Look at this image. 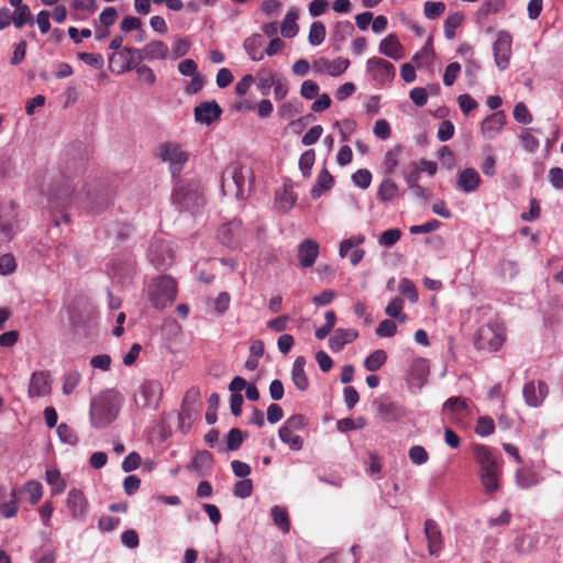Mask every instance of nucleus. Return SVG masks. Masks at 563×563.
<instances>
[{
    "mask_svg": "<svg viewBox=\"0 0 563 563\" xmlns=\"http://www.w3.org/2000/svg\"><path fill=\"white\" fill-rule=\"evenodd\" d=\"M424 534L428 542V550L431 555H439L443 548L442 533L438 523L433 519H427L424 522Z\"/></svg>",
    "mask_w": 563,
    "mask_h": 563,
    "instance_id": "obj_18",
    "label": "nucleus"
},
{
    "mask_svg": "<svg viewBox=\"0 0 563 563\" xmlns=\"http://www.w3.org/2000/svg\"><path fill=\"white\" fill-rule=\"evenodd\" d=\"M45 479L51 486L53 495H60L66 489V481L62 478L57 468H48L45 473Z\"/></svg>",
    "mask_w": 563,
    "mask_h": 563,
    "instance_id": "obj_35",
    "label": "nucleus"
},
{
    "mask_svg": "<svg viewBox=\"0 0 563 563\" xmlns=\"http://www.w3.org/2000/svg\"><path fill=\"white\" fill-rule=\"evenodd\" d=\"M366 73L378 86L393 81L396 75L395 66L390 62L376 56L367 59Z\"/></svg>",
    "mask_w": 563,
    "mask_h": 563,
    "instance_id": "obj_12",
    "label": "nucleus"
},
{
    "mask_svg": "<svg viewBox=\"0 0 563 563\" xmlns=\"http://www.w3.org/2000/svg\"><path fill=\"white\" fill-rule=\"evenodd\" d=\"M19 489L13 488L10 492V498L7 501L1 503L0 514L3 518L9 519L16 516L19 511Z\"/></svg>",
    "mask_w": 563,
    "mask_h": 563,
    "instance_id": "obj_39",
    "label": "nucleus"
},
{
    "mask_svg": "<svg viewBox=\"0 0 563 563\" xmlns=\"http://www.w3.org/2000/svg\"><path fill=\"white\" fill-rule=\"evenodd\" d=\"M222 113L216 101H205L195 108V119L201 124L209 125L218 120Z\"/></svg>",
    "mask_w": 563,
    "mask_h": 563,
    "instance_id": "obj_20",
    "label": "nucleus"
},
{
    "mask_svg": "<svg viewBox=\"0 0 563 563\" xmlns=\"http://www.w3.org/2000/svg\"><path fill=\"white\" fill-rule=\"evenodd\" d=\"M333 184V177L327 169H322L318 176L316 186L311 189V197L313 199L319 198L324 190L331 188Z\"/></svg>",
    "mask_w": 563,
    "mask_h": 563,
    "instance_id": "obj_42",
    "label": "nucleus"
},
{
    "mask_svg": "<svg viewBox=\"0 0 563 563\" xmlns=\"http://www.w3.org/2000/svg\"><path fill=\"white\" fill-rule=\"evenodd\" d=\"M464 19H465L464 14L460 11L448 15V18L445 19L444 24H443L444 36L448 40H453L455 37L456 29H459L462 25V23L464 22Z\"/></svg>",
    "mask_w": 563,
    "mask_h": 563,
    "instance_id": "obj_36",
    "label": "nucleus"
},
{
    "mask_svg": "<svg viewBox=\"0 0 563 563\" xmlns=\"http://www.w3.org/2000/svg\"><path fill=\"white\" fill-rule=\"evenodd\" d=\"M134 53L140 54V59L146 60H164L168 57V46L159 40L151 41L142 49L133 47H125L122 52L114 53L110 56L109 60L111 64L115 63L117 58L123 59L124 64L121 65L118 70L119 74H123L132 69V55Z\"/></svg>",
    "mask_w": 563,
    "mask_h": 563,
    "instance_id": "obj_4",
    "label": "nucleus"
},
{
    "mask_svg": "<svg viewBox=\"0 0 563 563\" xmlns=\"http://www.w3.org/2000/svg\"><path fill=\"white\" fill-rule=\"evenodd\" d=\"M297 201V196L292 191L291 187L285 185L282 189H278L275 194L274 206L283 213L289 212Z\"/></svg>",
    "mask_w": 563,
    "mask_h": 563,
    "instance_id": "obj_28",
    "label": "nucleus"
},
{
    "mask_svg": "<svg viewBox=\"0 0 563 563\" xmlns=\"http://www.w3.org/2000/svg\"><path fill=\"white\" fill-rule=\"evenodd\" d=\"M121 406L120 396L114 390H104L90 402V421L95 428H104L114 421Z\"/></svg>",
    "mask_w": 563,
    "mask_h": 563,
    "instance_id": "obj_3",
    "label": "nucleus"
},
{
    "mask_svg": "<svg viewBox=\"0 0 563 563\" xmlns=\"http://www.w3.org/2000/svg\"><path fill=\"white\" fill-rule=\"evenodd\" d=\"M460 73H461V65L457 62L450 63L445 67V70L443 74V84L446 87L452 86L455 82Z\"/></svg>",
    "mask_w": 563,
    "mask_h": 563,
    "instance_id": "obj_62",
    "label": "nucleus"
},
{
    "mask_svg": "<svg viewBox=\"0 0 563 563\" xmlns=\"http://www.w3.org/2000/svg\"><path fill=\"white\" fill-rule=\"evenodd\" d=\"M306 358L298 356L294 361L291 369V380L294 385L301 391L309 387V380L305 372Z\"/></svg>",
    "mask_w": 563,
    "mask_h": 563,
    "instance_id": "obj_32",
    "label": "nucleus"
},
{
    "mask_svg": "<svg viewBox=\"0 0 563 563\" xmlns=\"http://www.w3.org/2000/svg\"><path fill=\"white\" fill-rule=\"evenodd\" d=\"M398 290L412 303L417 302L419 299L418 290L409 278L404 277L399 280Z\"/></svg>",
    "mask_w": 563,
    "mask_h": 563,
    "instance_id": "obj_47",
    "label": "nucleus"
},
{
    "mask_svg": "<svg viewBox=\"0 0 563 563\" xmlns=\"http://www.w3.org/2000/svg\"><path fill=\"white\" fill-rule=\"evenodd\" d=\"M504 324L498 320H489L481 325L475 335V346L488 352L498 351L505 343Z\"/></svg>",
    "mask_w": 563,
    "mask_h": 563,
    "instance_id": "obj_7",
    "label": "nucleus"
},
{
    "mask_svg": "<svg viewBox=\"0 0 563 563\" xmlns=\"http://www.w3.org/2000/svg\"><path fill=\"white\" fill-rule=\"evenodd\" d=\"M177 286L169 276H159L148 286V299L156 309H164L176 298Z\"/></svg>",
    "mask_w": 563,
    "mask_h": 563,
    "instance_id": "obj_8",
    "label": "nucleus"
},
{
    "mask_svg": "<svg viewBox=\"0 0 563 563\" xmlns=\"http://www.w3.org/2000/svg\"><path fill=\"white\" fill-rule=\"evenodd\" d=\"M378 415L382 420L386 422H398L402 420L407 411L404 406L394 401H383L377 408Z\"/></svg>",
    "mask_w": 563,
    "mask_h": 563,
    "instance_id": "obj_24",
    "label": "nucleus"
},
{
    "mask_svg": "<svg viewBox=\"0 0 563 563\" xmlns=\"http://www.w3.org/2000/svg\"><path fill=\"white\" fill-rule=\"evenodd\" d=\"M158 157L169 164L173 176L178 175L189 158V154L174 142H167L158 147Z\"/></svg>",
    "mask_w": 563,
    "mask_h": 563,
    "instance_id": "obj_10",
    "label": "nucleus"
},
{
    "mask_svg": "<svg viewBox=\"0 0 563 563\" xmlns=\"http://www.w3.org/2000/svg\"><path fill=\"white\" fill-rule=\"evenodd\" d=\"M405 306L404 299L400 297L394 298L385 308V313L397 320L399 323H406L408 320V317L406 313L402 312Z\"/></svg>",
    "mask_w": 563,
    "mask_h": 563,
    "instance_id": "obj_38",
    "label": "nucleus"
},
{
    "mask_svg": "<svg viewBox=\"0 0 563 563\" xmlns=\"http://www.w3.org/2000/svg\"><path fill=\"white\" fill-rule=\"evenodd\" d=\"M401 145H397L395 150H390L385 154L384 166L387 173L391 174L398 166V153L401 151Z\"/></svg>",
    "mask_w": 563,
    "mask_h": 563,
    "instance_id": "obj_63",
    "label": "nucleus"
},
{
    "mask_svg": "<svg viewBox=\"0 0 563 563\" xmlns=\"http://www.w3.org/2000/svg\"><path fill=\"white\" fill-rule=\"evenodd\" d=\"M23 490L29 495V500L32 505L37 504L43 496V486L36 481L25 483Z\"/></svg>",
    "mask_w": 563,
    "mask_h": 563,
    "instance_id": "obj_52",
    "label": "nucleus"
},
{
    "mask_svg": "<svg viewBox=\"0 0 563 563\" xmlns=\"http://www.w3.org/2000/svg\"><path fill=\"white\" fill-rule=\"evenodd\" d=\"M278 73L268 69V68H260L256 76L254 77L257 90L264 97L269 95L271 89L273 88L276 78L278 77Z\"/></svg>",
    "mask_w": 563,
    "mask_h": 563,
    "instance_id": "obj_30",
    "label": "nucleus"
},
{
    "mask_svg": "<svg viewBox=\"0 0 563 563\" xmlns=\"http://www.w3.org/2000/svg\"><path fill=\"white\" fill-rule=\"evenodd\" d=\"M243 441H244L243 432L238 428L231 429L225 439L227 449L224 451H235V450L240 449Z\"/></svg>",
    "mask_w": 563,
    "mask_h": 563,
    "instance_id": "obj_54",
    "label": "nucleus"
},
{
    "mask_svg": "<svg viewBox=\"0 0 563 563\" xmlns=\"http://www.w3.org/2000/svg\"><path fill=\"white\" fill-rule=\"evenodd\" d=\"M378 52L395 60L404 57V46L395 34H389L380 41Z\"/></svg>",
    "mask_w": 563,
    "mask_h": 563,
    "instance_id": "obj_26",
    "label": "nucleus"
},
{
    "mask_svg": "<svg viewBox=\"0 0 563 563\" xmlns=\"http://www.w3.org/2000/svg\"><path fill=\"white\" fill-rule=\"evenodd\" d=\"M274 523L283 531L288 532L290 529L289 516L287 509L282 506H274L271 509Z\"/></svg>",
    "mask_w": 563,
    "mask_h": 563,
    "instance_id": "obj_41",
    "label": "nucleus"
},
{
    "mask_svg": "<svg viewBox=\"0 0 563 563\" xmlns=\"http://www.w3.org/2000/svg\"><path fill=\"white\" fill-rule=\"evenodd\" d=\"M253 493V482L250 478L241 479L234 484L233 495L238 498H247Z\"/></svg>",
    "mask_w": 563,
    "mask_h": 563,
    "instance_id": "obj_57",
    "label": "nucleus"
},
{
    "mask_svg": "<svg viewBox=\"0 0 563 563\" xmlns=\"http://www.w3.org/2000/svg\"><path fill=\"white\" fill-rule=\"evenodd\" d=\"M190 48V42L186 37H178L173 42L172 45V58L178 59L185 56Z\"/></svg>",
    "mask_w": 563,
    "mask_h": 563,
    "instance_id": "obj_59",
    "label": "nucleus"
},
{
    "mask_svg": "<svg viewBox=\"0 0 563 563\" xmlns=\"http://www.w3.org/2000/svg\"><path fill=\"white\" fill-rule=\"evenodd\" d=\"M506 124V114L504 111H496L487 115L481 123V133L485 140L496 139Z\"/></svg>",
    "mask_w": 563,
    "mask_h": 563,
    "instance_id": "obj_17",
    "label": "nucleus"
},
{
    "mask_svg": "<svg viewBox=\"0 0 563 563\" xmlns=\"http://www.w3.org/2000/svg\"><path fill=\"white\" fill-rule=\"evenodd\" d=\"M325 38V26L317 21L310 26L308 41L312 46H319Z\"/></svg>",
    "mask_w": 563,
    "mask_h": 563,
    "instance_id": "obj_49",
    "label": "nucleus"
},
{
    "mask_svg": "<svg viewBox=\"0 0 563 563\" xmlns=\"http://www.w3.org/2000/svg\"><path fill=\"white\" fill-rule=\"evenodd\" d=\"M358 336V332L354 329H336L329 340V346L333 352H340L343 347L352 343Z\"/></svg>",
    "mask_w": 563,
    "mask_h": 563,
    "instance_id": "obj_27",
    "label": "nucleus"
},
{
    "mask_svg": "<svg viewBox=\"0 0 563 563\" xmlns=\"http://www.w3.org/2000/svg\"><path fill=\"white\" fill-rule=\"evenodd\" d=\"M532 131L541 133V131L538 129H527V130H523L519 135L522 147L525 148V151H527L529 153L537 152V150L539 148V145H540L538 139H536L532 135V133H531Z\"/></svg>",
    "mask_w": 563,
    "mask_h": 563,
    "instance_id": "obj_46",
    "label": "nucleus"
},
{
    "mask_svg": "<svg viewBox=\"0 0 563 563\" xmlns=\"http://www.w3.org/2000/svg\"><path fill=\"white\" fill-rule=\"evenodd\" d=\"M172 201L179 210L194 212L202 205L200 185L196 181L178 180L173 190Z\"/></svg>",
    "mask_w": 563,
    "mask_h": 563,
    "instance_id": "obj_6",
    "label": "nucleus"
},
{
    "mask_svg": "<svg viewBox=\"0 0 563 563\" xmlns=\"http://www.w3.org/2000/svg\"><path fill=\"white\" fill-rule=\"evenodd\" d=\"M298 10L292 8L284 16L280 25V33L286 38H292L298 34L299 27L297 24Z\"/></svg>",
    "mask_w": 563,
    "mask_h": 563,
    "instance_id": "obj_33",
    "label": "nucleus"
},
{
    "mask_svg": "<svg viewBox=\"0 0 563 563\" xmlns=\"http://www.w3.org/2000/svg\"><path fill=\"white\" fill-rule=\"evenodd\" d=\"M59 440L63 443L74 445L77 443V435L74 430L65 423H60L56 430Z\"/></svg>",
    "mask_w": 563,
    "mask_h": 563,
    "instance_id": "obj_61",
    "label": "nucleus"
},
{
    "mask_svg": "<svg viewBox=\"0 0 563 563\" xmlns=\"http://www.w3.org/2000/svg\"><path fill=\"white\" fill-rule=\"evenodd\" d=\"M302 110V104L297 99L283 102L278 107V115L285 120H291L298 115Z\"/></svg>",
    "mask_w": 563,
    "mask_h": 563,
    "instance_id": "obj_43",
    "label": "nucleus"
},
{
    "mask_svg": "<svg viewBox=\"0 0 563 563\" xmlns=\"http://www.w3.org/2000/svg\"><path fill=\"white\" fill-rule=\"evenodd\" d=\"M506 8V0H484L481 4L477 15L486 19L492 14L500 13Z\"/></svg>",
    "mask_w": 563,
    "mask_h": 563,
    "instance_id": "obj_40",
    "label": "nucleus"
},
{
    "mask_svg": "<svg viewBox=\"0 0 563 563\" xmlns=\"http://www.w3.org/2000/svg\"><path fill=\"white\" fill-rule=\"evenodd\" d=\"M147 257L157 269H167L173 264L174 252L167 241L154 238L150 244Z\"/></svg>",
    "mask_w": 563,
    "mask_h": 563,
    "instance_id": "obj_11",
    "label": "nucleus"
},
{
    "mask_svg": "<svg viewBox=\"0 0 563 563\" xmlns=\"http://www.w3.org/2000/svg\"><path fill=\"white\" fill-rule=\"evenodd\" d=\"M254 183V174L251 167L245 165H232L222 175V190L234 191L238 199H244Z\"/></svg>",
    "mask_w": 563,
    "mask_h": 563,
    "instance_id": "obj_5",
    "label": "nucleus"
},
{
    "mask_svg": "<svg viewBox=\"0 0 563 563\" xmlns=\"http://www.w3.org/2000/svg\"><path fill=\"white\" fill-rule=\"evenodd\" d=\"M474 459L478 464V476L485 490L493 494L499 488L501 465L494 455L493 450L484 444L473 446Z\"/></svg>",
    "mask_w": 563,
    "mask_h": 563,
    "instance_id": "obj_2",
    "label": "nucleus"
},
{
    "mask_svg": "<svg viewBox=\"0 0 563 563\" xmlns=\"http://www.w3.org/2000/svg\"><path fill=\"white\" fill-rule=\"evenodd\" d=\"M525 401L528 406L537 408L541 406L549 394V387L543 380H531L525 384L522 389Z\"/></svg>",
    "mask_w": 563,
    "mask_h": 563,
    "instance_id": "obj_15",
    "label": "nucleus"
},
{
    "mask_svg": "<svg viewBox=\"0 0 563 563\" xmlns=\"http://www.w3.org/2000/svg\"><path fill=\"white\" fill-rule=\"evenodd\" d=\"M350 66V60L344 57H338L330 60L324 57L316 59L312 64L313 70L318 74H328L331 77H338L345 73Z\"/></svg>",
    "mask_w": 563,
    "mask_h": 563,
    "instance_id": "obj_16",
    "label": "nucleus"
},
{
    "mask_svg": "<svg viewBox=\"0 0 563 563\" xmlns=\"http://www.w3.org/2000/svg\"><path fill=\"white\" fill-rule=\"evenodd\" d=\"M132 68L135 69L139 79L145 85L153 86L156 82V75L150 66L141 64L137 66L132 65Z\"/></svg>",
    "mask_w": 563,
    "mask_h": 563,
    "instance_id": "obj_56",
    "label": "nucleus"
},
{
    "mask_svg": "<svg viewBox=\"0 0 563 563\" xmlns=\"http://www.w3.org/2000/svg\"><path fill=\"white\" fill-rule=\"evenodd\" d=\"M401 235L402 233L399 229H389L379 235L378 243L380 246L390 249L401 239Z\"/></svg>",
    "mask_w": 563,
    "mask_h": 563,
    "instance_id": "obj_50",
    "label": "nucleus"
},
{
    "mask_svg": "<svg viewBox=\"0 0 563 563\" xmlns=\"http://www.w3.org/2000/svg\"><path fill=\"white\" fill-rule=\"evenodd\" d=\"M429 375V363L423 357H418L412 361L409 371V378L411 384L422 387Z\"/></svg>",
    "mask_w": 563,
    "mask_h": 563,
    "instance_id": "obj_31",
    "label": "nucleus"
},
{
    "mask_svg": "<svg viewBox=\"0 0 563 563\" xmlns=\"http://www.w3.org/2000/svg\"><path fill=\"white\" fill-rule=\"evenodd\" d=\"M319 255V245L312 239H305L298 246V261L301 267H311Z\"/></svg>",
    "mask_w": 563,
    "mask_h": 563,
    "instance_id": "obj_22",
    "label": "nucleus"
},
{
    "mask_svg": "<svg viewBox=\"0 0 563 563\" xmlns=\"http://www.w3.org/2000/svg\"><path fill=\"white\" fill-rule=\"evenodd\" d=\"M352 181L355 186L366 189L372 181V174L368 169H358L352 175Z\"/></svg>",
    "mask_w": 563,
    "mask_h": 563,
    "instance_id": "obj_64",
    "label": "nucleus"
},
{
    "mask_svg": "<svg viewBox=\"0 0 563 563\" xmlns=\"http://www.w3.org/2000/svg\"><path fill=\"white\" fill-rule=\"evenodd\" d=\"M51 377L47 372H35L32 374L29 385L30 397H43L51 393Z\"/></svg>",
    "mask_w": 563,
    "mask_h": 563,
    "instance_id": "obj_21",
    "label": "nucleus"
},
{
    "mask_svg": "<svg viewBox=\"0 0 563 563\" xmlns=\"http://www.w3.org/2000/svg\"><path fill=\"white\" fill-rule=\"evenodd\" d=\"M66 508L74 520L85 521L89 511V501L82 490L71 488L66 497Z\"/></svg>",
    "mask_w": 563,
    "mask_h": 563,
    "instance_id": "obj_13",
    "label": "nucleus"
},
{
    "mask_svg": "<svg viewBox=\"0 0 563 563\" xmlns=\"http://www.w3.org/2000/svg\"><path fill=\"white\" fill-rule=\"evenodd\" d=\"M314 163V152L312 150L306 151L299 158V168L303 177H309Z\"/></svg>",
    "mask_w": 563,
    "mask_h": 563,
    "instance_id": "obj_60",
    "label": "nucleus"
},
{
    "mask_svg": "<svg viewBox=\"0 0 563 563\" xmlns=\"http://www.w3.org/2000/svg\"><path fill=\"white\" fill-rule=\"evenodd\" d=\"M278 435L280 441L287 444L292 451H299L303 446V440L300 435L297 434V431L280 427Z\"/></svg>",
    "mask_w": 563,
    "mask_h": 563,
    "instance_id": "obj_37",
    "label": "nucleus"
},
{
    "mask_svg": "<svg viewBox=\"0 0 563 563\" xmlns=\"http://www.w3.org/2000/svg\"><path fill=\"white\" fill-rule=\"evenodd\" d=\"M387 361V353L384 350H376L364 361V367L369 372L378 371Z\"/></svg>",
    "mask_w": 563,
    "mask_h": 563,
    "instance_id": "obj_44",
    "label": "nucleus"
},
{
    "mask_svg": "<svg viewBox=\"0 0 563 563\" xmlns=\"http://www.w3.org/2000/svg\"><path fill=\"white\" fill-rule=\"evenodd\" d=\"M494 60L499 70H506L512 55V36L506 30H499L493 43Z\"/></svg>",
    "mask_w": 563,
    "mask_h": 563,
    "instance_id": "obj_9",
    "label": "nucleus"
},
{
    "mask_svg": "<svg viewBox=\"0 0 563 563\" xmlns=\"http://www.w3.org/2000/svg\"><path fill=\"white\" fill-rule=\"evenodd\" d=\"M26 23L33 24L34 20L29 5H23V8L16 9L13 13V24L15 27L21 29Z\"/></svg>",
    "mask_w": 563,
    "mask_h": 563,
    "instance_id": "obj_55",
    "label": "nucleus"
},
{
    "mask_svg": "<svg viewBox=\"0 0 563 563\" xmlns=\"http://www.w3.org/2000/svg\"><path fill=\"white\" fill-rule=\"evenodd\" d=\"M14 235V217L3 218L0 214V242L10 241Z\"/></svg>",
    "mask_w": 563,
    "mask_h": 563,
    "instance_id": "obj_53",
    "label": "nucleus"
},
{
    "mask_svg": "<svg viewBox=\"0 0 563 563\" xmlns=\"http://www.w3.org/2000/svg\"><path fill=\"white\" fill-rule=\"evenodd\" d=\"M265 40L261 34H252L243 42V48L253 62H261L265 57Z\"/></svg>",
    "mask_w": 563,
    "mask_h": 563,
    "instance_id": "obj_25",
    "label": "nucleus"
},
{
    "mask_svg": "<svg viewBox=\"0 0 563 563\" xmlns=\"http://www.w3.org/2000/svg\"><path fill=\"white\" fill-rule=\"evenodd\" d=\"M85 184L81 178L65 177L56 187L52 188L48 194L53 208L64 210L74 203H82L84 207L91 212H98L99 209L92 206V200H104L103 197L91 196L89 191L84 192Z\"/></svg>",
    "mask_w": 563,
    "mask_h": 563,
    "instance_id": "obj_1",
    "label": "nucleus"
},
{
    "mask_svg": "<svg viewBox=\"0 0 563 563\" xmlns=\"http://www.w3.org/2000/svg\"><path fill=\"white\" fill-rule=\"evenodd\" d=\"M163 396V386L157 380H146L141 386L136 402L142 408L156 409Z\"/></svg>",
    "mask_w": 563,
    "mask_h": 563,
    "instance_id": "obj_14",
    "label": "nucleus"
},
{
    "mask_svg": "<svg viewBox=\"0 0 563 563\" xmlns=\"http://www.w3.org/2000/svg\"><path fill=\"white\" fill-rule=\"evenodd\" d=\"M241 233H242V222L238 219H233L232 221L223 224L219 229L218 236L223 244H225L230 247H234L239 243Z\"/></svg>",
    "mask_w": 563,
    "mask_h": 563,
    "instance_id": "obj_23",
    "label": "nucleus"
},
{
    "mask_svg": "<svg viewBox=\"0 0 563 563\" xmlns=\"http://www.w3.org/2000/svg\"><path fill=\"white\" fill-rule=\"evenodd\" d=\"M445 8L441 1H427L423 5V13L427 19L435 20L445 12Z\"/></svg>",
    "mask_w": 563,
    "mask_h": 563,
    "instance_id": "obj_51",
    "label": "nucleus"
},
{
    "mask_svg": "<svg viewBox=\"0 0 563 563\" xmlns=\"http://www.w3.org/2000/svg\"><path fill=\"white\" fill-rule=\"evenodd\" d=\"M398 187L396 183L389 178L384 179L379 185L377 197L382 201H390L396 197Z\"/></svg>",
    "mask_w": 563,
    "mask_h": 563,
    "instance_id": "obj_45",
    "label": "nucleus"
},
{
    "mask_svg": "<svg viewBox=\"0 0 563 563\" xmlns=\"http://www.w3.org/2000/svg\"><path fill=\"white\" fill-rule=\"evenodd\" d=\"M364 241L365 236L362 234L353 235L349 239L343 240L340 244L339 255L341 257H345L350 250L360 246L361 244L364 243Z\"/></svg>",
    "mask_w": 563,
    "mask_h": 563,
    "instance_id": "obj_58",
    "label": "nucleus"
},
{
    "mask_svg": "<svg viewBox=\"0 0 563 563\" xmlns=\"http://www.w3.org/2000/svg\"><path fill=\"white\" fill-rule=\"evenodd\" d=\"M540 482L541 476L531 468L521 467L516 472V483L520 488L528 489L538 485Z\"/></svg>",
    "mask_w": 563,
    "mask_h": 563,
    "instance_id": "obj_34",
    "label": "nucleus"
},
{
    "mask_svg": "<svg viewBox=\"0 0 563 563\" xmlns=\"http://www.w3.org/2000/svg\"><path fill=\"white\" fill-rule=\"evenodd\" d=\"M481 183V176L473 167L461 170L456 179L457 188L465 194L475 192L479 188Z\"/></svg>",
    "mask_w": 563,
    "mask_h": 563,
    "instance_id": "obj_19",
    "label": "nucleus"
},
{
    "mask_svg": "<svg viewBox=\"0 0 563 563\" xmlns=\"http://www.w3.org/2000/svg\"><path fill=\"white\" fill-rule=\"evenodd\" d=\"M495 432V421L489 416H482L477 419L475 426V433L479 437L486 438Z\"/></svg>",
    "mask_w": 563,
    "mask_h": 563,
    "instance_id": "obj_48",
    "label": "nucleus"
},
{
    "mask_svg": "<svg viewBox=\"0 0 563 563\" xmlns=\"http://www.w3.org/2000/svg\"><path fill=\"white\" fill-rule=\"evenodd\" d=\"M213 465V456L209 451H198L195 453L189 470L196 472L199 476H207Z\"/></svg>",
    "mask_w": 563,
    "mask_h": 563,
    "instance_id": "obj_29",
    "label": "nucleus"
}]
</instances>
